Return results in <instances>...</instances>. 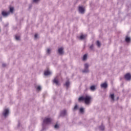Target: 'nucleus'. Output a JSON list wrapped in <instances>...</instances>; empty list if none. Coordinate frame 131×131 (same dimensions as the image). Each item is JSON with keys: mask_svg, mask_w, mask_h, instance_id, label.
<instances>
[{"mask_svg": "<svg viewBox=\"0 0 131 131\" xmlns=\"http://www.w3.org/2000/svg\"><path fill=\"white\" fill-rule=\"evenodd\" d=\"M92 100H93V98L89 95H86L85 97L81 96L78 98L79 102L84 101V103L86 105H90L91 103H92Z\"/></svg>", "mask_w": 131, "mask_h": 131, "instance_id": "1", "label": "nucleus"}, {"mask_svg": "<svg viewBox=\"0 0 131 131\" xmlns=\"http://www.w3.org/2000/svg\"><path fill=\"white\" fill-rule=\"evenodd\" d=\"M51 122H52L51 118H46L45 119L43 120V123L42 124V130H45V129H46V124H50Z\"/></svg>", "mask_w": 131, "mask_h": 131, "instance_id": "2", "label": "nucleus"}, {"mask_svg": "<svg viewBox=\"0 0 131 131\" xmlns=\"http://www.w3.org/2000/svg\"><path fill=\"white\" fill-rule=\"evenodd\" d=\"M67 115V111L66 110H63L60 112V116L61 117H64Z\"/></svg>", "mask_w": 131, "mask_h": 131, "instance_id": "3", "label": "nucleus"}, {"mask_svg": "<svg viewBox=\"0 0 131 131\" xmlns=\"http://www.w3.org/2000/svg\"><path fill=\"white\" fill-rule=\"evenodd\" d=\"M124 78L126 80L129 81L131 80V75L129 73H127L124 76Z\"/></svg>", "mask_w": 131, "mask_h": 131, "instance_id": "4", "label": "nucleus"}, {"mask_svg": "<svg viewBox=\"0 0 131 131\" xmlns=\"http://www.w3.org/2000/svg\"><path fill=\"white\" fill-rule=\"evenodd\" d=\"M9 112H10L9 111V109H5V110H4V111L3 113V114L4 117H7V116H8V115H9Z\"/></svg>", "mask_w": 131, "mask_h": 131, "instance_id": "5", "label": "nucleus"}, {"mask_svg": "<svg viewBox=\"0 0 131 131\" xmlns=\"http://www.w3.org/2000/svg\"><path fill=\"white\" fill-rule=\"evenodd\" d=\"M2 15L3 17H8L10 15V12L2 11Z\"/></svg>", "mask_w": 131, "mask_h": 131, "instance_id": "6", "label": "nucleus"}, {"mask_svg": "<svg viewBox=\"0 0 131 131\" xmlns=\"http://www.w3.org/2000/svg\"><path fill=\"white\" fill-rule=\"evenodd\" d=\"M100 86L102 89H107L108 88V84H107V82H104L102 83Z\"/></svg>", "mask_w": 131, "mask_h": 131, "instance_id": "7", "label": "nucleus"}, {"mask_svg": "<svg viewBox=\"0 0 131 131\" xmlns=\"http://www.w3.org/2000/svg\"><path fill=\"white\" fill-rule=\"evenodd\" d=\"M79 12L80 13V14H84V8L81 6H80L79 7Z\"/></svg>", "mask_w": 131, "mask_h": 131, "instance_id": "8", "label": "nucleus"}, {"mask_svg": "<svg viewBox=\"0 0 131 131\" xmlns=\"http://www.w3.org/2000/svg\"><path fill=\"white\" fill-rule=\"evenodd\" d=\"M58 54L59 55H63L64 54V49L63 48H60L58 49Z\"/></svg>", "mask_w": 131, "mask_h": 131, "instance_id": "9", "label": "nucleus"}, {"mask_svg": "<svg viewBox=\"0 0 131 131\" xmlns=\"http://www.w3.org/2000/svg\"><path fill=\"white\" fill-rule=\"evenodd\" d=\"M53 81V83H55L56 85H60V83L59 82V80H58V79H57L56 78H54Z\"/></svg>", "mask_w": 131, "mask_h": 131, "instance_id": "10", "label": "nucleus"}, {"mask_svg": "<svg viewBox=\"0 0 131 131\" xmlns=\"http://www.w3.org/2000/svg\"><path fill=\"white\" fill-rule=\"evenodd\" d=\"M85 37H86V35H81L80 36L78 37V38L80 40H83V39H85Z\"/></svg>", "mask_w": 131, "mask_h": 131, "instance_id": "11", "label": "nucleus"}, {"mask_svg": "<svg viewBox=\"0 0 131 131\" xmlns=\"http://www.w3.org/2000/svg\"><path fill=\"white\" fill-rule=\"evenodd\" d=\"M44 74L46 76H48V75H50L51 72L50 71H46L45 72Z\"/></svg>", "mask_w": 131, "mask_h": 131, "instance_id": "12", "label": "nucleus"}, {"mask_svg": "<svg viewBox=\"0 0 131 131\" xmlns=\"http://www.w3.org/2000/svg\"><path fill=\"white\" fill-rule=\"evenodd\" d=\"M82 72L83 73H89V72H90V70H89V69H84L82 71Z\"/></svg>", "mask_w": 131, "mask_h": 131, "instance_id": "13", "label": "nucleus"}, {"mask_svg": "<svg viewBox=\"0 0 131 131\" xmlns=\"http://www.w3.org/2000/svg\"><path fill=\"white\" fill-rule=\"evenodd\" d=\"M125 41L126 42H129V41H130V37L126 36L125 38Z\"/></svg>", "mask_w": 131, "mask_h": 131, "instance_id": "14", "label": "nucleus"}, {"mask_svg": "<svg viewBox=\"0 0 131 131\" xmlns=\"http://www.w3.org/2000/svg\"><path fill=\"white\" fill-rule=\"evenodd\" d=\"M90 90L91 91H96V86L95 85H92L91 87H90Z\"/></svg>", "mask_w": 131, "mask_h": 131, "instance_id": "15", "label": "nucleus"}, {"mask_svg": "<svg viewBox=\"0 0 131 131\" xmlns=\"http://www.w3.org/2000/svg\"><path fill=\"white\" fill-rule=\"evenodd\" d=\"M88 59V55L86 54H84L83 56V61H85Z\"/></svg>", "mask_w": 131, "mask_h": 131, "instance_id": "16", "label": "nucleus"}, {"mask_svg": "<svg viewBox=\"0 0 131 131\" xmlns=\"http://www.w3.org/2000/svg\"><path fill=\"white\" fill-rule=\"evenodd\" d=\"M84 69H89V67H90V66L88 63H85L84 64Z\"/></svg>", "mask_w": 131, "mask_h": 131, "instance_id": "17", "label": "nucleus"}, {"mask_svg": "<svg viewBox=\"0 0 131 131\" xmlns=\"http://www.w3.org/2000/svg\"><path fill=\"white\" fill-rule=\"evenodd\" d=\"M51 51L52 50H51V49L48 48L47 51V53L48 54V55H50V54H51Z\"/></svg>", "mask_w": 131, "mask_h": 131, "instance_id": "18", "label": "nucleus"}, {"mask_svg": "<svg viewBox=\"0 0 131 131\" xmlns=\"http://www.w3.org/2000/svg\"><path fill=\"white\" fill-rule=\"evenodd\" d=\"M99 128L101 129V130H104L105 129V126L101 125L99 126Z\"/></svg>", "mask_w": 131, "mask_h": 131, "instance_id": "19", "label": "nucleus"}, {"mask_svg": "<svg viewBox=\"0 0 131 131\" xmlns=\"http://www.w3.org/2000/svg\"><path fill=\"white\" fill-rule=\"evenodd\" d=\"M15 39L16 40H20V36H18L17 35H15Z\"/></svg>", "mask_w": 131, "mask_h": 131, "instance_id": "20", "label": "nucleus"}, {"mask_svg": "<svg viewBox=\"0 0 131 131\" xmlns=\"http://www.w3.org/2000/svg\"><path fill=\"white\" fill-rule=\"evenodd\" d=\"M97 46H98L99 48L101 47V42H100V41H97Z\"/></svg>", "mask_w": 131, "mask_h": 131, "instance_id": "21", "label": "nucleus"}, {"mask_svg": "<svg viewBox=\"0 0 131 131\" xmlns=\"http://www.w3.org/2000/svg\"><path fill=\"white\" fill-rule=\"evenodd\" d=\"M78 109V105H76L73 108V111H75V110H77Z\"/></svg>", "mask_w": 131, "mask_h": 131, "instance_id": "22", "label": "nucleus"}, {"mask_svg": "<svg viewBox=\"0 0 131 131\" xmlns=\"http://www.w3.org/2000/svg\"><path fill=\"white\" fill-rule=\"evenodd\" d=\"M111 98L113 101H114V98H115L114 94H111Z\"/></svg>", "mask_w": 131, "mask_h": 131, "instance_id": "23", "label": "nucleus"}, {"mask_svg": "<svg viewBox=\"0 0 131 131\" xmlns=\"http://www.w3.org/2000/svg\"><path fill=\"white\" fill-rule=\"evenodd\" d=\"M80 113H83V112H84V108L81 107L80 108Z\"/></svg>", "mask_w": 131, "mask_h": 131, "instance_id": "24", "label": "nucleus"}, {"mask_svg": "<svg viewBox=\"0 0 131 131\" xmlns=\"http://www.w3.org/2000/svg\"><path fill=\"white\" fill-rule=\"evenodd\" d=\"M14 12V7H10V12L13 13Z\"/></svg>", "mask_w": 131, "mask_h": 131, "instance_id": "25", "label": "nucleus"}, {"mask_svg": "<svg viewBox=\"0 0 131 131\" xmlns=\"http://www.w3.org/2000/svg\"><path fill=\"white\" fill-rule=\"evenodd\" d=\"M89 48L90 50L93 51V50H94V44H92L91 46H90Z\"/></svg>", "mask_w": 131, "mask_h": 131, "instance_id": "26", "label": "nucleus"}, {"mask_svg": "<svg viewBox=\"0 0 131 131\" xmlns=\"http://www.w3.org/2000/svg\"><path fill=\"white\" fill-rule=\"evenodd\" d=\"M70 84V83L69 82V81H67L66 82L65 85H66L67 88H68Z\"/></svg>", "mask_w": 131, "mask_h": 131, "instance_id": "27", "label": "nucleus"}, {"mask_svg": "<svg viewBox=\"0 0 131 131\" xmlns=\"http://www.w3.org/2000/svg\"><path fill=\"white\" fill-rule=\"evenodd\" d=\"M55 128H59V125L58 124H55L54 126Z\"/></svg>", "mask_w": 131, "mask_h": 131, "instance_id": "28", "label": "nucleus"}, {"mask_svg": "<svg viewBox=\"0 0 131 131\" xmlns=\"http://www.w3.org/2000/svg\"><path fill=\"white\" fill-rule=\"evenodd\" d=\"M37 90H38V91H40V90H41V87H40V86H38Z\"/></svg>", "mask_w": 131, "mask_h": 131, "instance_id": "29", "label": "nucleus"}, {"mask_svg": "<svg viewBox=\"0 0 131 131\" xmlns=\"http://www.w3.org/2000/svg\"><path fill=\"white\" fill-rule=\"evenodd\" d=\"M39 2V0H33V3H38Z\"/></svg>", "mask_w": 131, "mask_h": 131, "instance_id": "30", "label": "nucleus"}, {"mask_svg": "<svg viewBox=\"0 0 131 131\" xmlns=\"http://www.w3.org/2000/svg\"><path fill=\"white\" fill-rule=\"evenodd\" d=\"M35 38H37V34H35L34 35Z\"/></svg>", "mask_w": 131, "mask_h": 131, "instance_id": "31", "label": "nucleus"}, {"mask_svg": "<svg viewBox=\"0 0 131 131\" xmlns=\"http://www.w3.org/2000/svg\"><path fill=\"white\" fill-rule=\"evenodd\" d=\"M2 66H3V67H6V66H7V65H6L5 63H3V64H2Z\"/></svg>", "mask_w": 131, "mask_h": 131, "instance_id": "32", "label": "nucleus"}, {"mask_svg": "<svg viewBox=\"0 0 131 131\" xmlns=\"http://www.w3.org/2000/svg\"><path fill=\"white\" fill-rule=\"evenodd\" d=\"M18 126H20V122H18Z\"/></svg>", "mask_w": 131, "mask_h": 131, "instance_id": "33", "label": "nucleus"}, {"mask_svg": "<svg viewBox=\"0 0 131 131\" xmlns=\"http://www.w3.org/2000/svg\"><path fill=\"white\" fill-rule=\"evenodd\" d=\"M32 6H29V9H30Z\"/></svg>", "mask_w": 131, "mask_h": 131, "instance_id": "34", "label": "nucleus"}, {"mask_svg": "<svg viewBox=\"0 0 131 131\" xmlns=\"http://www.w3.org/2000/svg\"><path fill=\"white\" fill-rule=\"evenodd\" d=\"M118 99H119V97H117V100H118Z\"/></svg>", "mask_w": 131, "mask_h": 131, "instance_id": "35", "label": "nucleus"}, {"mask_svg": "<svg viewBox=\"0 0 131 131\" xmlns=\"http://www.w3.org/2000/svg\"><path fill=\"white\" fill-rule=\"evenodd\" d=\"M1 20L2 21V17H1Z\"/></svg>", "mask_w": 131, "mask_h": 131, "instance_id": "36", "label": "nucleus"}]
</instances>
